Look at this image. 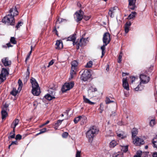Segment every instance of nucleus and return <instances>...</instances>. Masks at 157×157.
<instances>
[{
	"label": "nucleus",
	"instance_id": "2eb2a0df",
	"mask_svg": "<svg viewBox=\"0 0 157 157\" xmlns=\"http://www.w3.org/2000/svg\"><path fill=\"white\" fill-rule=\"evenodd\" d=\"M2 61L5 66H8L11 64V61L9 60L8 58L5 57L2 59Z\"/></svg>",
	"mask_w": 157,
	"mask_h": 157
},
{
	"label": "nucleus",
	"instance_id": "79ce46f5",
	"mask_svg": "<svg viewBox=\"0 0 157 157\" xmlns=\"http://www.w3.org/2000/svg\"><path fill=\"white\" fill-rule=\"evenodd\" d=\"M122 56H123V53L121 52H120L118 58V60L117 62L118 63H121V60H122L121 59H122Z\"/></svg>",
	"mask_w": 157,
	"mask_h": 157
},
{
	"label": "nucleus",
	"instance_id": "c03bdc74",
	"mask_svg": "<svg viewBox=\"0 0 157 157\" xmlns=\"http://www.w3.org/2000/svg\"><path fill=\"white\" fill-rule=\"evenodd\" d=\"M156 124L155 120L152 119L151 120L150 123V125L151 127H153Z\"/></svg>",
	"mask_w": 157,
	"mask_h": 157
},
{
	"label": "nucleus",
	"instance_id": "49530a36",
	"mask_svg": "<svg viewBox=\"0 0 157 157\" xmlns=\"http://www.w3.org/2000/svg\"><path fill=\"white\" fill-rule=\"evenodd\" d=\"M46 128H44L43 129H42L41 130H40V132L38 133L37 135H39V134H41L42 133H44L45 132H46Z\"/></svg>",
	"mask_w": 157,
	"mask_h": 157
},
{
	"label": "nucleus",
	"instance_id": "b1692460",
	"mask_svg": "<svg viewBox=\"0 0 157 157\" xmlns=\"http://www.w3.org/2000/svg\"><path fill=\"white\" fill-rule=\"evenodd\" d=\"M117 136L121 139L124 138L126 137V134L122 131L120 132L119 133H117Z\"/></svg>",
	"mask_w": 157,
	"mask_h": 157
},
{
	"label": "nucleus",
	"instance_id": "6e6d98bb",
	"mask_svg": "<svg viewBox=\"0 0 157 157\" xmlns=\"http://www.w3.org/2000/svg\"><path fill=\"white\" fill-rule=\"evenodd\" d=\"M68 135V134L67 132H64L62 135V136L63 137H66Z\"/></svg>",
	"mask_w": 157,
	"mask_h": 157
},
{
	"label": "nucleus",
	"instance_id": "f257e3e1",
	"mask_svg": "<svg viewBox=\"0 0 157 157\" xmlns=\"http://www.w3.org/2000/svg\"><path fill=\"white\" fill-rule=\"evenodd\" d=\"M99 130L95 126L91 127L86 132V137L89 139V141L92 142L95 135L98 133Z\"/></svg>",
	"mask_w": 157,
	"mask_h": 157
},
{
	"label": "nucleus",
	"instance_id": "e433bc0d",
	"mask_svg": "<svg viewBox=\"0 0 157 157\" xmlns=\"http://www.w3.org/2000/svg\"><path fill=\"white\" fill-rule=\"evenodd\" d=\"M45 98L47 99L48 100L50 101L53 99L55 98V97L54 96H51L49 94H47L44 96Z\"/></svg>",
	"mask_w": 157,
	"mask_h": 157
},
{
	"label": "nucleus",
	"instance_id": "9d476101",
	"mask_svg": "<svg viewBox=\"0 0 157 157\" xmlns=\"http://www.w3.org/2000/svg\"><path fill=\"white\" fill-rule=\"evenodd\" d=\"M110 35L108 32L105 33L103 35V42L104 44L107 45L110 41Z\"/></svg>",
	"mask_w": 157,
	"mask_h": 157
},
{
	"label": "nucleus",
	"instance_id": "a18cd8bd",
	"mask_svg": "<svg viewBox=\"0 0 157 157\" xmlns=\"http://www.w3.org/2000/svg\"><path fill=\"white\" fill-rule=\"evenodd\" d=\"M23 24V22L21 21L19 22L17 24L16 26V28L17 29H18Z\"/></svg>",
	"mask_w": 157,
	"mask_h": 157
},
{
	"label": "nucleus",
	"instance_id": "09e8293b",
	"mask_svg": "<svg viewBox=\"0 0 157 157\" xmlns=\"http://www.w3.org/2000/svg\"><path fill=\"white\" fill-rule=\"evenodd\" d=\"M105 102L106 104H109L113 102V101H111L109 98H106L105 100Z\"/></svg>",
	"mask_w": 157,
	"mask_h": 157
},
{
	"label": "nucleus",
	"instance_id": "de8ad7c7",
	"mask_svg": "<svg viewBox=\"0 0 157 157\" xmlns=\"http://www.w3.org/2000/svg\"><path fill=\"white\" fill-rule=\"evenodd\" d=\"M90 90L93 92H94L97 91V89L96 88L92 86H91L90 88Z\"/></svg>",
	"mask_w": 157,
	"mask_h": 157
},
{
	"label": "nucleus",
	"instance_id": "4468645a",
	"mask_svg": "<svg viewBox=\"0 0 157 157\" xmlns=\"http://www.w3.org/2000/svg\"><path fill=\"white\" fill-rule=\"evenodd\" d=\"M10 14H11L14 17L17 16L18 13V12L17 10V8L15 6L13 7L10 9L9 10Z\"/></svg>",
	"mask_w": 157,
	"mask_h": 157
},
{
	"label": "nucleus",
	"instance_id": "5fc2aeb1",
	"mask_svg": "<svg viewBox=\"0 0 157 157\" xmlns=\"http://www.w3.org/2000/svg\"><path fill=\"white\" fill-rule=\"evenodd\" d=\"M30 74V72H29V67H28L27 69V76L26 78H28L29 77Z\"/></svg>",
	"mask_w": 157,
	"mask_h": 157
},
{
	"label": "nucleus",
	"instance_id": "7ed1b4c3",
	"mask_svg": "<svg viewBox=\"0 0 157 157\" xmlns=\"http://www.w3.org/2000/svg\"><path fill=\"white\" fill-rule=\"evenodd\" d=\"M30 82L32 84V94L35 96L39 95L40 93V90L39 85L36 79L32 78L30 80Z\"/></svg>",
	"mask_w": 157,
	"mask_h": 157
},
{
	"label": "nucleus",
	"instance_id": "393cba45",
	"mask_svg": "<svg viewBox=\"0 0 157 157\" xmlns=\"http://www.w3.org/2000/svg\"><path fill=\"white\" fill-rule=\"evenodd\" d=\"M78 65V62L76 60H74L71 63V68L72 69H74L76 70Z\"/></svg>",
	"mask_w": 157,
	"mask_h": 157
},
{
	"label": "nucleus",
	"instance_id": "6e6552de",
	"mask_svg": "<svg viewBox=\"0 0 157 157\" xmlns=\"http://www.w3.org/2000/svg\"><path fill=\"white\" fill-rule=\"evenodd\" d=\"M83 12L81 10H79L75 13L74 18L77 22L80 21L83 18Z\"/></svg>",
	"mask_w": 157,
	"mask_h": 157
},
{
	"label": "nucleus",
	"instance_id": "0e129e2a",
	"mask_svg": "<svg viewBox=\"0 0 157 157\" xmlns=\"http://www.w3.org/2000/svg\"><path fill=\"white\" fill-rule=\"evenodd\" d=\"M90 18V17H86L84 18V19H85L87 21L89 20Z\"/></svg>",
	"mask_w": 157,
	"mask_h": 157
},
{
	"label": "nucleus",
	"instance_id": "c9c22d12",
	"mask_svg": "<svg viewBox=\"0 0 157 157\" xmlns=\"http://www.w3.org/2000/svg\"><path fill=\"white\" fill-rule=\"evenodd\" d=\"M121 151L124 152H126L128 151V145L125 146H120Z\"/></svg>",
	"mask_w": 157,
	"mask_h": 157
},
{
	"label": "nucleus",
	"instance_id": "423d86ee",
	"mask_svg": "<svg viewBox=\"0 0 157 157\" xmlns=\"http://www.w3.org/2000/svg\"><path fill=\"white\" fill-rule=\"evenodd\" d=\"M91 76L90 72L87 70H85L81 75V79L84 81H86L88 80L90 78Z\"/></svg>",
	"mask_w": 157,
	"mask_h": 157
},
{
	"label": "nucleus",
	"instance_id": "a878e982",
	"mask_svg": "<svg viewBox=\"0 0 157 157\" xmlns=\"http://www.w3.org/2000/svg\"><path fill=\"white\" fill-rule=\"evenodd\" d=\"M118 144V142L115 140H112L109 143V146L110 147L113 148Z\"/></svg>",
	"mask_w": 157,
	"mask_h": 157
},
{
	"label": "nucleus",
	"instance_id": "6ab92c4d",
	"mask_svg": "<svg viewBox=\"0 0 157 157\" xmlns=\"http://www.w3.org/2000/svg\"><path fill=\"white\" fill-rule=\"evenodd\" d=\"M56 48L58 49H60L63 47L62 42L61 40H58L56 41Z\"/></svg>",
	"mask_w": 157,
	"mask_h": 157
},
{
	"label": "nucleus",
	"instance_id": "338daca9",
	"mask_svg": "<svg viewBox=\"0 0 157 157\" xmlns=\"http://www.w3.org/2000/svg\"><path fill=\"white\" fill-rule=\"evenodd\" d=\"M123 76H124L126 75H128V73H127L122 72V73Z\"/></svg>",
	"mask_w": 157,
	"mask_h": 157
},
{
	"label": "nucleus",
	"instance_id": "72a5a7b5",
	"mask_svg": "<svg viewBox=\"0 0 157 157\" xmlns=\"http://www.w3.org/2000/svg\"><path fill=\"white\" fill-rule=\"evenodd\" d=\"M137 13L136 12H132L131 14H129L128 17V19H133L135 17Z\"/></svg>",
	"mask_w": 157,
	"mask_h": 157
},
{
	"label": "nucleus",
	"instance_id": "052dcab7",
	"mask_svg": "<svg viewBox=\"0 0 157 157\" xmlns=\"http://www.w3.org/2000/svg\"><path fill=\"white\" fill-rule=\"evenodd\" d=\"M49 122L50 121H47L45 123H44L43 124H42V125H41L40 126V127H43V126H44V125L48 124L49 123Z\"/></svg>",
	"mask_w": 157,
	"mask_h": 157
},
{
	"label": "nucleus",
	"instance_id": "9b49d317",
	"mask_svg": "<svg viewBox=\"0 0 157 157\" xmlns=\"http://www.w3.org/2000/svg\"><path fill=\"white\" fill-rule=\"evenodd\" d=\"M133 143L136 145L139 146L144 144V140L141 138L136 137V138H135V139L133 138Z\"/></svg>",
	"mask_w": 157,
	"mask_h": 157
},
{
	"label": "nucleus",
	"instance_id": "13d9d810",
	"mask_svg": "<svg viewBox=\"0 0 157 157\" xmlns=\"http://www.w3.org/2000/svg\"><path fill=\"white\" fill-rule=\"evenodd\" d=\"M33 105L34 107H35V108H36L38 105V102L36 101H34L33 103Z\"/></svg>",
	"mask_w": 157,
	"mask_h": 157
},
{
	"label": "nucleus",
	"instance_id": "a211bd4d",
	"mask_svg": "<svg viewBox=\"0 0 157 157\" xmlns=\"http://www.w3.org/2000/svg\"><path fill=\"white\" fill-rule=\"evenodd\" d=\"M76 39V34H74L68 37L67 39V41H71L73 42V45H75L77 44V42H75V40Z\"/></svg>",
	"mask_w": 157,
	"mask_h": 157
},
{
	"label": "nucleus",
	"instance_id": "bb28decb",
	"mask_svg": "<svg viewBox=\"0 0 157 157\" xmlns=\"http://www.w3.org/2000/svg\"><path fill=\"white\" fill-rule=\"evenodd\" d=\"M19 122V120L18 119H16L12 123L11 126L13 129H15L16 127L18 124Z\"/></svg>",
	"mask_w": 157,
	"mask_h": 157
},
{
	"label": "nucleus",
	"instance_id": "f03ea898",
	"mask_svg": "<svg viewBox=\"0 0 157 157\" xmlns=\"http://www.w3.org/2000/svg\"><path fill=\"white\" fill-rule=\"evenodd\" d=\"M140 82L137 86L135 88L136 91L141 90L144 88V86L142 85V84L147 83L149 81L150 78L149 76L143 74H141L140 76Z\"/></svg>",
	"mask_w": 157,
	"mask_h": 157
},
{
	"label": "nucleus",
	"instance_id": "5701e85b",
	"mask_svg": "<svg viewBox=\"0 0 157 157\" xmlns=\"http://www.w3.org/2000/svg\"><path fill=\"white\" fill-rule=\"evenodd\" d=\"M7 110L6 109H2L1 111L2 118V120H4L6 117L7 116L8 113L6 112Z\"/></svg>",
	"mask_w": 157,
	"mask_h": 157
},
{
	"label": "nucleus",
	"instance_id": "c756f323",
	"mask_svg": "<svg viewBox=\"0 0 157 157\" xmlns=\"http://www.w3.org/2000/svg\"><path fill=\"white\" fill-rule=\"evenodd\" d=\"M76 69H72L71 68L70 72V76L69 78V79L70 80L72 79V78L74 77V75L76 74Z\"/></svg>",
	"mask_w": 157,
	"mask_h": 157
},
{
	"label": "nucleus",
	"instance_id": "3c124183",
	"mask_svg": "<svg viewBox=\"0 0 157 157\" xmlns=\"http://www.w3.org/2000/svg\"><path fill=\"white\" fill-rule=\"evenodd\" d=\"M22 138L20 134H17L16 136L15 139L16 140H20Z\"/></svg>",
	"mask_w": 157,
	"mask_h": 157
},
{
	"label": "nucleus",
	"instance_id": "ea45409f",
	"mask_svg": "<svg viewBox=\"0 0 157 157\" xmlns=\"http://www.w3.org/2000/svg\"><path fill=\"white\" fill-rule=\"evenodd\" d=\"M142 155V152L140 150L137 151L136 152V155H135L134 157H141Z\"/></svg>",
	"mask_w": 157,
	"mask_h": 157
},
{
	"label": "nucleus",
	"instance_id": "774afa93",
	"mask_svg": "<svg viewBox=\"0 0 157 157\" xmlns=\"http://www.w3.org/2000/svg\"><path fill=\"white\" fill-rule=\"evenodd\" d=\"M6 45H7V47H9H9H12V46H12V45L11 44H10V43H7V44Z\"/></svg>",
	"mask_w": 157,
	"mask_h": 157
},
{
	"label": "nucleus",
	"instance_id": "58836bf2",
	"mask_svg": "<svg viewBox=\"0 0 157 157\" xmlns=\"http://www.w3.org/2000/svg\"><path fill=\"white\" fill-rule=\"evenodd\" d=\"M152 143L154 147L157 148V137H155L153 139Z\"/></svg>",
	"mask_w": 157,
	"mask_h": 157
},
{
	"label": "nucleus",
	"instance_id": "4be33fe9",
	"mask_svg": "<svg viewBox=\"0 0 157 157\" xmlns=\"http://www.w3.org/2000/svg\"><path fill=\"white\" fill-rule=\"evenodd\" d=\"M83 99L84 102L86 103H88L90 105H93L95 104V102L91 101L88 99L86 98L85 96H83Z\"/></svg>",
	"mask_w": 157,
	"mask_h": 157
},
{
	"label": "nucleus",
	"instance_id": "37998d69",
	"mask_svg": "<svg viewBox=\"0 0 157 157\" xmlns=\"http://www.w3.org/2000/svg\"><path fill=\"white\" fill-rule=\"evenodd\" d=\"M93 64V63L92 61H89L86 66V67L90 68L91 67Z\"/></svg>",
	"mask_w": 157,
	"mask_h": 157
},
{
	"label": "nucleus",
	"instance_id": "dca6fc26",
	"mask_svg": "<svg viewBox=\"0 0 157 157\" xmlns=\"http://www.w3.org/2000/svg\"><path fill=\"white\" fill-rule=\"evenodd\" d=\"M64 20L63 19L61 18H58L56 21V23L55 26V27L53 31V32L54 33H55L58 36V31H57L56 30L57 28H59V27L58 26H57V25L58 23H60L61 22L63 21Z\"/></svg>",
	"mask_w": 157,
	"mask_h": 157
},
{
	"label": "nucleus",
	"instance_id": "ddd939ff",
	"mask_svg": "<svg viewBox=\"0 0 157 157\" xmlns=\"http://www.w3.org/2000/svg\"><path fill=\"white\" fill-rule=\"evenodd\" d=\"M122 85L124 89L128 90H129V86L127 78H124L122 79Z\"/></svg>",
	"mask_w": 157,
	"mask_h": 157
},
{
	"label": "nucleus",
	"instance_id": "39448f33",
	"mask_svg": "<svg viewBox=\"0 0 157 157\" xmlns=\"http://www.w3.org/2000/svg\"><path fill=\"white\" fill-rule=\"evenodd\" d=\"M74 83L73 82H66L62 86L61 90L63 92L69 90L74 86Z\"/></svg>",
	"mask_w": 157,
	"mask_h": 157
},
{
	"label": "nucleus",
	"instance_id": "e2e57ef3",
	"mask_svg": "<svg viewBox=\"0 0 157 157\" xmlns=\"http://www.w3.org/2000/svg\"><path fill=\"white\" fill-rule=\"evenodd\" d=\"M153 157H157V152L154 153L153 154Z\"/></svg>",
	"mask_w": 157,
	"mask_h": 157
},
{
	"label": "nucleus",
	"instance_id": "0eeeda50",
	"mask_svg": "<svg viewBox=\"0 0 157 157\" xmlns=\"http://www.w3.org/2000/svg\"><path fill=\"white\" fill-rule=\"evenodd\" d=\"M9 73L6 69L2 68L1 74H0V84L6 79V76Z\"/></svg>",
	"mask_w": 157,
	"mask_h": 157
},
{
	"label": "nucleus",
	"instance_id": "aec40b11",
	"mask_svg": "<svg viewBox=\"0 0 157 157\" xmlns=\"http://www.w3.org/2000/svg\"><path fill=\"white\" fill-rule=\"evenodd\" d=\"M131 25V23L130 21L127 22L125 24L124 30L126 33H127L129 31V28Z\"/></svg>",
	"mask_w": 157,
	"mask_h": 157
},
{
	"label": "nucleus",
	"instance_id": "cd10ccee",
	"mask_svg": "<svg viewBox=\"0 0 157 157\" xmlns=\"http://www.w3.org/2000/svg\"><path fill=\"white\" fill-rule=\"evenodd\" d=\"M63 121V120H59L57 121L56 122H55L53 124L54 126L55 127V128L56 129H57L58 126L61 124Z\"/></svg>",
	"mask_w": 157,
	"mask_h": 157
},
{
	"label": "nucleus",
	"instance_id": "c85d7f7f",
	"mask_svg": "<svg viewBox=\"0 0 157 157\" xmlns=\"http://www.w3.org/2000/svg\"><path fill=\"white\" fill-rule=\"evenodd\" d=\"M138 133V130L136 128H133L132 130V137L134 138L136 136Z\"/></svg>",
	"mask_w": 157,
	"mask_h": 157
},
{
	"label": "nucleus",
	"instance_id": "8fccbe9b",
	"mask_svg": "<svg viewBox=\"0 0 157 157\" xmlns=\"http://www.w3.org/2000/svg\"><path fill=\"white\" fill-rule=\"evenodd\" d=\"M81 151L77 150L76 154L75 157H81Z\"/></svg>",
	"mask_w": 157,
	"mask_h": 157
},
{
	"label": "nucleus",
	"instance_id": "412c9836",
	"mask_svg": "<svg viewBox=\"0 0 157 157\" xmlns=\"http://www.w3.org/2000/svg\"><path fill=\"white\" fill-rule=\"evenodd\" d=\"M81 119H83L84 120H86V117L84 116L82 117V116H80L75 118L74 119V121L75 124H76Z\"/></svg>",
	"mask_w": 157,
	"mask_h": 157
},
{
	"label": "nucleus",
	"instance_id": "1a4fd4ad",
	"mask_svg": "<svg viewBox=\"0 0 157 157\" xmlns=\"http://www.w3.org/2000/svg\"><path fill=\"white\" fill-rule=\"evenodd\" d=\"M87 42V38H84L82 37V38L79 42H77V43L76 44L77 45V49H78L79 48V46H85Z\"/></svg>",
	"mask_w": 157,
	"mask_h": 157
},
{
	"label": "nucleus",
	"instance_id": "4d7b16f0",
	"mask_svg": "<svg viewBox=\"0 0 157 157\" xmlns=\"http://www.w3.org/2000/svg\"><path fill=\"white\" fill-rule=\"evenodd\" d=\"M130 78H131L132 81L131 82V83H132L133 82L135 81L136 79H137V78H136L135 77H131Z\"/></svg>",
	"mask_w": 157,
	"mask_h": 157
},
{
	"label": "nucleus",
	"instance_id": "20e7f679",
	"mask_svg": "<svg viewBox=\"0 0 157 157\" xmlns=\"http://www.w3.org/2000/svg\"><path fill=\"white\" fill-rule=\"evenodd\" d=\"M2 21L7 25H13L15 24L14 17L11 14H8L2 19Z\"/></svg>",
	"mask_w": 157,
	"mask_h": 157
},
{
	"label": "nucleus",
	"instance_id": "603ef678",
	"mask_svg": "<svg viewBox=\"0 0 157 157\" xmlns=\"http://www.w3.org/2000/svg\"><path fill=\"white\" fill-rule=\"evenodd\" d=\"M31 53H32V51H30L26 58V59L25 60V62H26L29 59L30 55L31 54Z\"/></svg>",
	"mask_w": 157,
	"mask_h": 157
},
{
	"label": "nucleus",
	"instance_id": "473e14b6",
	"mask_svg": "<svg viewBox=\"0 0 157 157\" xmlns=\"http://www.w3.org/2000/svg\"><path fill=\"white\" fill-rule=\"evenodd\" d=\"M10 135L8 137L9 139L11 138H14L15 137V129H13V130L10 132Z\"/></svg>",
	"mask_w": 157,
	"mask_h": 157
},
{
	"label": "nucleus",
	"instance_id": "f8f14e48",
	"mask_svg": "<svg viewBox=\"0 0 157 157\" xmlns=\"http://www.w3.org/2000/svg\"><path fill=\"white\" fill-rule=\"evenodd\" d=\"M128 8L132 10H134L136 6L135 5L136 0H128Z\"/></svg>",
	"mask_w": 157,
	"mask_h": 157
},
{
	"label": "nucleus",
	"instance_id": "864d4df0",
	"mask_svg": "<svg viewBox=\"0 0 157 157\" xmlns=\"http://www.w3.org/2000/svg\"><path fill=\"white\" fill-rule=\"evenodd\" d=\"M55 62V60L54 59H52L51 60L49 63L48 65V67H49L50 66L53 65Z\"/></svg>",
	"mask_w": 157,
	"mask_h": 157
},
{
	"label": "nucleus",
	"instance_id": "680f3d73",
	"mask_svg": "<svg viewBox=\"0 0 157 157\" xmlns=\"http://www.w3.org/2000/svg\"><path fill=\"white\" fill-rule=\"evenodd\" d=\"M18 144V142L16 140L12 141L11 143V145H12L13 144H15V145H17Z\"/></svg>",
	"mask_w": 157,
	"mask_h": 157
},
{
	"label": "nucleus",
	"instance_id": "f3484780",
	"mask_svg": "<svg viewBox=\"0 0 157 157\" xmlns=\"http://www.w3.org/2000/svg\"><path fill=\"white\" fill-rule=\"evenodd\" d=\"M117 10V7H114L111 8L109 10L108 12V14L111 17H114L115 13L116 12Z\"/></svg>",
	"mask_w": 157,
	"mask_h": 157
},
{
	"label": "nucleus",
	"instance_id": "69168bd1",
	"mask_svg": "<svg viewBox=\"0 0 157 157\" xmlns=\"http://www.w3.org/2000/svg\"><path fill=\"white\" fill-rule=\"evenodd\" d=\"M118 124L120 125H121L124 124L123 123L122 121H121V122H119L118 123Z\"/></svg>",
	"mask_w": 157,
	"mask_h": 157
},
{
	"label": "nucleus",
	"instance_id": "f704fd0d",
	"mask_svg": "<svg viewBox=\"0 0 157 157\" xmlns=\"http://www.w3.org/2000/svg\"><path fill=\"white\" fill-rule=\"evenodd\" d=\"M21 90H18V89L17 90L15 88H13V90L11 92L10 94L14 96H15L18 92H20Z\"/></svg>",
	"mask_w": 157,
	"mask_h": 157
},
{
	"label": "nucleus",
	"instance_id": "4c0bfd02",
	"mask_svg": "<svg viewBox=\"0 0 157 157\" xmlns=\"http://www.w3.org/2000/svg\"><path fill=\"white\" fill-rule=\"evenodd\" d=\"M18 84L19 87H18V90H21L23 86L22 82L20 79H19L18 81Z\"/></svg>",
	"mask_w": 157,
	"mask_h": 157
},
{
	"label": "nucleus",
	"instance_id": "a19ab883",
	"mask_svg": "<svg viewBox=\"0 0 157 157\" xmlns=\"http://www.w3.org/2000/svg\"><path fill=\"white\" fill-rule=\"evenodd\" d=\"M10 42L13 44H16L17 43V41L15 38L14 37H11L10 39Z\"/></svg>",
	"mask_w": 157,
	"mask_h": 157
},
{
	"label": "nucleus",
	"instance_id": "bf43d9fd",
	"mask_svg": "<svg viewBox=\"0 0 157 157\" xmlns=\"http://www.w3.org/2000/svg\"><path fill=\"white\" fill-rule=\"evenodd\" d=\"M9 105L8 104H5L4 105V107L2 109H6V110H7V108L8 107Z\"/></svg>",
	"mask_w": 157,
	"mask_h": 157
},
{
	"label": "nucleus",
	"instance_id": "2f4dec72",
	"mask_svg": "<svg viewBox=\"0 0 157 157\" xmlns=\"http://www.w3.org/2000/svg\"><path fill=\"white\" fill-rule=\"evenodd\" d=\"M107 45H106V44H104L101 47V49L102 51V55L101 56V58H102L103 56L105 55V46H107Z\"/></svg>",
	"mask_w": 157,
	"mask_h": 157
},
{
	"label": "nucleus",
	"instance_id": "7c9ffc66",
	"mask_svg": "<svg viewBox=\"0 0 157 157\" xmlns=\"http://www.w3.org/2000/svg\"><path fill=\"white\" fill-rule=\"evenodd\" d=\"M123 154L122 152L120 151L114 153L113 155V157H123Z\"/></svg>",
	"mask_w": 157,
	"mask_h": 157
}]
</instances>
